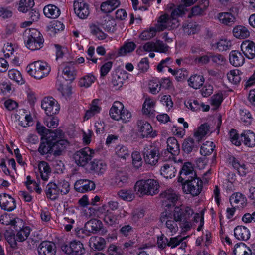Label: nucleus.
I'll return each instance as SVG.
<instances>
[{"label": "nucleus", "mask_w": 255, "mask_h": 255, "mask_svg": "<svg viewBox=\"0 0 255 255\" xmlns=\"http://www.w3.org/2000/svg\"><path fill=\"white\" fill-rule=\"evenodd\" d=\"M64 133L62 131V135L52 143L53 154L55 156H59L62 154L67 147L69 145V141L63 138Z\"/></svg>", "instance_id": "2eb2a0df"}, {"label": "nucleus", "mask_w": 255, "mask_h": 255, "mask_svg": "<svg viewBox=\"0 0 255 255\" xmlns=\"http://www.w3.org/2000/svg\"><path fill=\"white\" fill-rule=\"evenodd\" d=\"M99 100L97 99H94L89 105V109L86 111L83 117L84 121H87L95 115L99 113L101 108L99 106Z\"/></svg>", "instance_id": "5701e85b"}, {"label": "nucleus", "mask_w": 255, "mask_h": 255, "mask_svg": "<svg viewBox=\"0 0 255 255\" xmlns=\"http://www.w3.org/2000/svg\"><path fill=\"white\" fill-rule=\"evenodd\" d=\"M136 45L133 42H126L119 49L118 55L124 56L134 51Z\"/></svg>", "instance_id": "6e6d98bb"}, {"label": "nucleus", "mask_w": 255, "mask_h": 255, "mask_svg": "<svg viewBox=\"0 0 255 255\" xmlns=\"http://www.w3.org/2000/svg\"><path fill=\"white\" fill-rule=\"evenodd\" d=\"M234 236L239 240L246 241L250 237V232L245 226H238L234 230Z\"/></svg>", "instance_id": "c85d7f7f"}, {"label": "nucleus", "mask_w": 255, "mask_h": 255, "mask_svg": "<svg viewBox=\"0 0 255 255\" xmlns=\"http://www.w3.org/2000/svg\"><path fill=\"white\" fill-rule=\"evenodd\" d=\"M41 106L49 116L57 114L60 110V105L52 97H45L41 101Z\"/></svg>", "instance_id": "9b49d317"}, {"label": "nucleus", "mask_w": 255, "mask_h": 255, "mask_svg": "<svg viewBox=\"0 0 255 255\" xmlns=\"http://www.w3.org/2000/svg\"><path fill=\"white\" fill-rule=\"evenodd\" d=\"M102 226L103 224L100 220L94 219L89 220L85 224V228L89 232L96 233L100 231Z\"/></svg>", "instance_id": "58836bf2"}, {"label": "nucleus", "mask_w": 255, "mask_h": 255, "mask_svg": "<svg viewBox=\"0 0 255 255\" xmlns=\"http://www.w3.org/2000/svg\"><path fill=\"white\" fill-rule=\"evenodd\" d=\"M176 169L172 163H166L161 167V175L166 178H172L175 176Z\"/></svg>", "instance_id": "7c9ffc66"}, {"label": "nucleus", "mask_w": 255, "mask_h": 255, "mask_svg": "<svg viewBox=\"0 0 255 255\" xmlns=\"http://www.w3.org/2000/svg\"><path fill=\"white\" fill-rule=\"evenodd\" d=\"M95 80V77L91 74H88L79 80L80 87L88 88L93 84Z\"/></svg>", "instance_id": "774afa93"}, {"label": "nucleus", "mask_w": 255, "mask_h": 255, "mask_svg": "<svg viewBox=\"0 0 255 255\" xmlns=\"http://www.w3.org/2000/svg\"><path fill=\"white\" fill-rule=\"evenodd\" d=\"M178 22V19L172 16L171 13V15L165 14L159 17L155 25L157 30L160 32L166 29H171L177 27Z\"/></svg>", "instance_id": "0eeeda50"}, {"label": "nucleus", "mask_w": 255, "mask_h": 255, "mask_svg": "<svg viewBox=\"0 0 255 255\" xmlns=\"http://www.w3.org/2000/svg\"><path fill=\"white\" fill-rule=\"evenodd\" d=\"M167 213V215L172 216V219L176 222H180L183 220L191 218L194 214V212L191 207L181 205L180 206L175 207L172 213Z\"/></svg>", "instance_id": "6e6552de"}, {"label": "nucleus", "mask_w": 255, "mask_h": 255, "mask_svg": "<svg viewBox=\"0 0 255 255\" xmlns=\"http://www.w3.org/2000/svg\"><path fill=\"white\" fill-rule=\"evenodd\" d=\"M64 25L59 21H54L47 27L50 35H54L57 32L64 29Z\"/></svg>", "instance_id": "864d4df0"}, {"label": "nucleus", "mask_w": 255, "mask_h": 255, "mask_svg": "<svg viewBox=\"0 0 255 255\" xmlns=\"http://www.w3.org/2000/svg\"><path fill=\"white\" fill-rule=\"evenodd\" d=\"M241 49L245 56L249 59L255 57V44L251 41L245 40L241 45Z\"/></svg>", "instance_id": "b1692460"}, {"label": "nucleus", "mask_w": 255, "mask_h": 255, "mask_svg": "<svg viewBox=\"0 0 255 255\" xmlns=\"http://www.w3.org/2000/svg\"><path fill=\"white\" fill-rule=\"evenodd\" d=\"M34 0H20L17 9L22 13H26L34 5Z\"/></svg>", "instance_id": "5fc2aeb1"}, {"label": "nucleus", "mask_w": 255, "mask_h": 255, "mask_svg": "<svg viewBox=\"0 0 255 255\" xmlns=\"http://www.w3.org/2000/svg\"><path fill=\"white\" fill-rule=\"evenodd\" d=\"M8 75L11 80L15 81L18 84L22 85L25 82L21 73L17 70L11 69L9 70Z\"/></svg>", "instance_id": "680f3d73"}, {"label": "nucleus", "mask_w": 255, "mask_h": 255, "mask_svg": "<svg viewBox=\"0 0 255 255\" xmlns=\"http://www.w3.org/2000/svg\"><path fill=\"white\" fill-rule=\"evenodd\" d=\"M204 81V78L202 75L195 74L190 76L188 80V83L190 87L197 89L203 85Z\"/></svg>", "instance_id": "4c0bfd02"}, {"label": "nucleus", "mask_w": 255, "mask_h": 255, "mask_svg": "<svg viewBox=\"0 0 255 255\" xmlns=\"http://www.w3.org/2000/svg\"><path fill=\"white\" fill-rule=\"evenodd\" d=\"M232 41L227 39H221L213 44L212 47L219 51H224L231 48Z\"/></svg>", "instance_id": "37998d69"}, {"label": "nucleus", "mask_w": 255, "mask_h": 255, "mask_svg": "<svg viewBox=\"0 0 255 255\" xmlns=\"http://www.w3.org/2000/svg\"><path fill=\"white\" fill-rule=\"evenodd\" d=\"M45 193L48 198L55 200L58 198L59 190L56 186V184L53 182L49 183L45 189Z\"/></svg>", "instance_id": "f704fd0d"}, {"label": "nucleus", "mask_w": 255, "mask_h": 255, "mask_svg": "<svg viewBox=\"0 0 255 255\" xmlns=\"http://www.w3.org/2000/svg\"><path fill=\"white\" fill-rule=\"evenodd\" d=\"M38 251L39 255H55V245L52 242L43 241L39 245Z\"/></svg>", "instance_id": "412c9836"}, {"label": "nucleus", "mask_w": 255, "mask_h": 255, "mask_svg": "<svg viewBox=\"0 0 255 255\" xmlns=\"http://www.w3.org/2000/svg\"><path fill=\"white\" fill-rule=\"evenodd\" d=\"M194 177H196V173L192 164L190 162H185L180 172V176L178 181L183 183L186 179H190V178L191 179Z\"/></svg>", "instance_id": "4468645a"}, {"label": "nucleus", "mask_w": 255, "mask_h": 255, "mask_svg": "<svg viewBox=\"0 0 255 255\" xmlns=\"http://www.w3.org/2000/svg\"><path fill=\"white\" fill-rule=\"evenodd\" d=\"M143 155L146 164L155 165L158 161L159 157L158 149L151 144L145 145L143 150Z\"/></svg>", "instance_id": "9d476101"}, {"label": "nucleus", "mask_w": 255, "mask_h": 255, "mask_svg": "<svg viewBox=\"0 0 255 255\" xmlns=\"http://www.w3.org/2000/svg\"><path fill=\"white\" fill-rule=\"evenodd\" d=\"M156 102L153 99L147 97L145 99L142 106V112L144 114L151 115L155 111Z\"/></svg>", "instance_id": "ea45409f"}, {"label": "nucleus", "mask_w": 255, "mask_h": 255, "mask_svg": "<svg viewBox=\"0 0 255 255\" xmlns=\"http://www.w3.org/2000/svg\"><path fill=\"white\" fill-rule=\"evenodd\" d=\"M137 130L143 137L151 136L152 128L150 124L144 120H138L136 123Z\"/></svg>", "instance_id": "6ab92c4d"}, {"label": "nucleus", "mask_w": 255, "mask_h": 255, "mask_svg": "<svg viewBox=\"0 0 255 255\" xmlns=\"http://www.w3.org/2000/svg\"><path fill=\"white\" fill-rule=\"evenodd\" d=\"M31 230L28 226L23 227L19 230L16 234V240L18 242H23L29 236Z\"/></svg>", "instance_id": "e2e57ef3"}, {"label": "nucleus", "mask_w": 255, "mask_h": 255, "mask_svg": "<svg viewBox=\"0 0 255 255\" xmlns=\"http://www.w3.org/2000/svg\"><path fill=\"white\" fill-rule=\"evenodd\" d=\"M189 10V9L183 4H179L172 11V16L178 19V17L184 16Z\"/></svg>", "instance_id": "bf43d9fd"}, {"label": "nucleus", "mask_w": 255, "mask_h": 255, "mask_svg": "<svg viewBox=\"0 0 255 255\" xmlns=\"http://www.w3.org/2000/svg\"><path fill=\"white\" fill-rule=\"evenodd\" d=\"M94 152L89 147L77 151L73 155L75 163L79 166H84L92 159Z\"/></svg>", "instance_id": "1a4fd4ad"}, {"label": "nucleus", "mask_w": 255, "mask_h": 255, "mask_svg": "<svg viewBox=\"0 0 255 255\" xmlns=\"http://www.w3.org/2000/svg\"><path fill=\"white\" fill-rule=\"evenodd\" d=\"M233 35L238 39H245L250 36L248 29L242 25L235 26L233 29Z\"/></svg>", "instance_id": "79ce46f5"}, {"label": "nucleus", "mask_w": 255, "mask_h": 255, "mask_svg": "<svg viewBox=\"0 0 255 255\" xmlns=\"http://www.w3.org/2000/svg\"><path fill=\"white\" fill-rule=\"evenodd\" d=\"M186 238V237H181L180 236L171 238L167 243V245L171 247L172 248H174L181 244V248L185 249L186 247V243L183 242V241Z\"/></svg>", "instance_id": "0e129e2a"}, {"label": "nucleus", "mask_w": 255, "mask_h": 255, "mask_svg": "<svg viewBox=\"0 0 255 255\" xmlns=\"http://www.w3.org/2000/svg\"><path fill=\"white\" fill-rule=\"evenodd\" d=\"M62 71L67 80H73L75 79L76 76V71L73 62L65 63Z\"/></svg>", "instance_id": "473e14b6"}, {"label": "nucleus", "mask_w": 255, "mask_h": 255, "mask_svg": "<svg viewBox=\"0 0 255 255\" xmlns=\"http://www.w3.org/2000/svg\"><path fill=\"white\" fill-rule=\"evenodd\" d=\"M16 219L19 220L18 218H15L12 214L5 213L1 215L0 222L4 225L15 226Z\"/></svg>", "instance_id": "052dcab7"}, {"label": "nucleus", "mask_w": 255, "mask_h": 255, "mask_svg": "<svg viewBox=\"0 0 255 255\" xmlns=\"http://www.w3.org/2000/svg\"><path fill=\"white\" fill-rule=\"evenodd\" d=\"M159 182L154 179H140L136 182L134 190L139 197L154 196L159 192Z\"/></svg>", "instance_id": "f257e3e1"}, {"label": "nucleus", "mask_w": 255, "mask_h": 255, "mask_svg": "<svg viewBox=\"0 0 255 255\" xmlns=\"http://www.w3.org/2000/svg\"><path fill=\"white\" fill-rule=\"evenodd\" d=\"M215 145L213 142L207 141L203 143L200 148V154L204 156L210 155L214 151Z\"/></svg>", "instance_id": "603ef678"}, {"label": "nucleus", "mask_w": 255, "mask_h": 255, "mask_svg": "<svg viewBox=\"0 0 255 255\" xmlns=\"http://www.w3.org/2000/svg\"><path fill=\"white\" fill-rule=\"evenodd\" d=\"M242 72L239 69H236L230 70L227 74V77L230 82L233 84H237L241 80Z\"/></svg>", "instance_id": "de8ad7c7"}, {"label": "nucleus", "mask_w": 255, "mask_h": 255, "mask_svg": "<svg viewBox=\"0 0 255 255\" xmlns=\"http://www.w3.org/2000/svg\"><path fill=\"white\" fill-rule=\"evenodd\" d=\"M0 207L4 210L11 211L16 208L15 200L7 194H0Z\"/></svg>", "instance_id": "f3484780"}, {"label": "nucleus", "mask_w": 255, "mask_h": 255, "mask_svg": "<svg viewBox=\"0 0 255 255\" xmlns=\"http://www.w3.org/2000/svg\"><path fill=\"white\" fill-rule=\"evenodd\" d=\"M209 130V126L207 124H202L195 130L194 137L199 141L207 134Z\"/></svg>", "instance_id": "4d7b16f0"}, {"label": "nucleus", "mask_w": 255, "mask_h": 255, "mask_svg": "<svg viewBox=\"0 0 255 255\" xmlns=\"http://www.w3.org/2000/svg\"><path fill=\"white\" fill-rule=\"evenodd\" d=\"M182 183L183 190L186 194H190L193 196L198 195L203 188V182L199 178L188 179Z\"/></svg>", "instance_id": "423d86ee"}, {"label": "nucleus", "mask_w": 255, "mask_h": 255, "mask_svg": "<svg viewBox=\"0 0 255 255\" xmlns=\"http://www.w3.org/2000/svg\"><path fill=\"white\" fill-rule=\"evenodd\" d=\"M119 0H108L102 2L100 5L101 10L105 13H110L120 5Z\"/></svg>", "instance_id": "cd10ccee"}, {"label": "nucleus", "mask_w": 255, "mask_h": 255, "mask_svg": "<svg viewBox=\"0 0 255 255\" xmlns=\"http://www.w3.org/2000/svg\"><path fill=\"white\" fill-rule=\"evenodd\" d=\"M230 63L234 67H239L244 63L245 58L242 54L237 50H232L229 56Z\"/></svg>", "instance_id": "393cba45"}, {"label": "nucleus", "mask_w": 255, "mask_h": 255, "mask_svg": "<svg viewBox=\"0 0 255 255\" xmlns=\"http://www.w3.org/2000/svg\"><path fill=\"white\" fill-rule=\"evenodd\" d=\"M74 9L76 15L82 19L87 18L90 13L89 5L84 1H75Z\"/></svg>", "instance_id": "a211bd4d"}, {"label": "nucleus", "mask_w": 255, "mask_h": 255, "mask_svg": "<svg viewBox=\"0 0 255 255\" xmlns=\"http://www.w3.org/2000/svg\"><path fill=\"white\" fill-rule=\"evenodd\" d=\"M118 196L125 201L130 202L135 198L134 194L131 189H122L117 192Z\"/></svg>", "instance_id": "49530a36"}, {"label": "nucleus", "mask_w": 255, "mask_h": 255, "mask_svg": "<svg viewBox=\"0 0 255 255\" xmlns=\"http://www.w3.org/2000/svg\"><path fill=\"white\" fill-rule=\"evenodd\" d=\"M230 163L234 169L238 171L241 176H245L248 171L246 166L243 162L240 161L238 159L232 157L230 158Z\"/></svg>", "instance_id": "e433bc0d"}, {"label": "nucleus", "mask_w": 255, "mask_h": 255, "mask_svg": "<svg viewBox=\"0 0 255 255\" xmlns=\"http://www.w3.org/2000/svg\"><path fill=\"white\" fill-rule=\"evenodd\" d=\"M157 32L159 31L155 25L154 27H151L149 29L143 31L140 35V38L143 40H149L154 37Z\"/></svg>", "instance_id": "338daca9"}, {"label": "nucleus", "mask_w": 255, "mask_h": 255, "mask_svg": "<svg viewBox=\"0 0 255 255\" xmlns=\"http://www.w3.org/2000/svg\"><path fill=\"white\" fill-rule=\"evenodd\" d=\"M105 244L104 238L100 237H91L89 240V245L91 248L100 250L103 249Z\"/></svg>", "instance_id": "3c124183"}, {"label": "nucleus", "mask_w": 255, "mask_h": 255, "mask_svg": "<svg viewBox=\"0 0 255 255\" xmlns=\"http://www.w3.org/2000/svg\"><path fill=\"white\" fill-rule=\"evenodd\" d=\"M111 184L114 186L121 188L129 182V176L128 173L119 171L111 179Z\"/></svg>", "instance_id": "dca6fc26"}, {"label": "nucleus", "mask_w": 255, "mask_h": 255, "mask_svg": "<svg viewBox=\"0 0 255 255\" xmlns=\"http://www.w3.org/2000/svg\"><path fill=\"white\" fill-rule=\"evenodd\" d=\"M167 150L171 154L177 155L180 151L179 145L177 140L173 137H169L167 140Z\"/></svg>", "instance_id": "c03bdc74"}, {"label": "nucleus", "mask_w": 255, "mask_h": 255, "mask_svg": "<svg viewBox=\"0 0 255 255\" xmlns=\"http://www.w3.org/2000/svg\"><path fill=\"white\" fill-rule=\"evenodd\" d=\"M115 153L119 158L124 160L128 157L130 155L128 148L121 144L117 145L115 148Z\"/></svg>", "instance_id": "13d9d810"}, {"label": "nucleus", "mask_w": 255, "mask_h": 255, "mask_svg": "<svg viewBox=\"0 0 255 255\" xmlns=\"http://www.w3.org/2000/svg\"><path fill=\"white\" fill-rule=\"evenodd\" d=\"M38 168L39 172L37 177H40L43 181H47L51 173V169L48 163L45 161L39 162Z\"/></svg>", "instance_id": "a878e982"}, {"label": "nucleus", "mask_w": 255, "mask_h": 255, "mask_svg": "<svg viewBox=\"0 0 255 255\" xmlns=\"http://www.w3.org/2000/svg\"><path fill=\"white\" fill-rule=\"evenodd\" d=\"M90 169L96 173H103L106 169V164L102 160L94 159L90 164Z\"/></svg>", "instance_id": "09e8293b"}, {"label": "nucleus", "mask_w": 255, "mask_h": 255, "mask_svg": "<svg viewBox=\"0 0 255 255\" xmlns=\"http://www.w3.org/2000/svg\"><path fill=\"white\" fill-rule=\"evenodd\" d=\"M128 74L126 71H123L120 73L119 74L114 75L112 82L113 86L116 87V88H119L123 86L125 81L128 79Z\"/></svg>", "instance_id": "a19ab883"}, {"label": "nucleus", "mask_w": 255, "mask_h": 255, "mask_svg": "<svg viewBox=\"0 0 255 255\" xmlns=\"http://www.w3.org/2000/svg\"><path fill=\"white\" fill-rule=\"evenodd\" d=\"M163 204L166 207L174 205L179 200L180 195L172 189H167L160 194Z\"/></svg>", "instance_id": "ddd939ff"}, {"label": "nucleus", "mask_w": 255, "mask_h": 255, "mask_svg": "<svg viewBox=\"0 0 255 255\" xmlns=\"http://www.w3.org/2000/svg\"><path fill=\"white\" fill-rule=\"evenodd\" d=\"M217 18L221 24L227 26L232 25L236 20L235 16L230 12L219 13Z\"/></svg>", "instance_id": "2f4dec72"}, {"label": "nucleus", "mask_w": 255, "mask_h": 255, "mask_svg": "<svg viewBox=\"0 0 255 255\" xmlns=\"http://www.w3.org/2000/svg\"><path fill=\"white\" fill-rule=\"evenodd\" d=\"M61 249L67 254L82 255L85 253L83 244L79 241L73 240L69 245H63Z\"/></svg>", "instance_id": "f8f14e48"}, {"label": "nucleus", "mask_w": 255, "mask_h": 255, "mask_svg": "<svg viewBox=\"0 0 255 255\" xmlns=\"http://www.w3.org/2000/svg\"><path fill=\"white\" fill-rule=\"evenodd\" d=\"M209 5V2L208 0H201L199 4L193 7L191 10V14L188 16L191 18L193 16L202 15Z\"/></svg>", "instance_id": "bb28decb"}, {"label": "nucleus", "mask_w": 255, "mask_h": 255, "mask_svg": "<svg viewBox=\"0 0 255 255\" xmlns=\"http://www.w3.org/2000/svg\"><path fill=\"white\" fill-rule=\"evenodd\" d=\"M231 204L235 205L238 208L243 207L246 204V198L240 193H235L230 198Z\"/></svg>", "instance_id": "72a5a7b5"}, {"label": "nucleus", "mask_w": 255, "mask_h": 255, "mask_svg": "<svg viewBox=\"0 0 255 255\" xmlns=\"http://www.w3.org/2000/svg\"><path fill=\"white\" fill-rule=\"evenodd\" d=\"M51 71L50 66L46 62L41 61H34L26 67V71L36 79H41L47 76Z\"/></svg>", "instance_id": "20e7f679"}, {"label": "nucleus", "mask_w": 255, "mask_h": 255, "mask_svg": "<svg viewBox=\"0 0 255 255\" xmlns=\"http://www.w3.org/2000/svg\"><path fill=\"white\" fill-rule=\"evenodd\" d=\"M234 255H251V249L243 243L236 244L233 251Z\"/></svg>", "instance_id": "a18cd8bd"}, {"label": "nucleus", "mask_w": 255, "mask_h": 255, "mask_svg": "<svg viewBox=\"0 0 255 255\" xmlns=\"http://www.w3.org/2000/svg\"><path fill=\"white\" fill-rule=\"evenodd\" d=\"M182 29L185 34L190 35L197 33L199 31V26L195 22L184 23Z\"/></svg>", "instance_id": "8fccbe9b"}, {"label": "nucleus", "mask_w": 255, "mask_h": 255, "mask_svg": "<svg viewBox=\"0 0 255 255\" xmlns=\"http://www.w3.org/2000/svg\"><path fill=\"white\" fill-rule=\"evenodd\" d=\"M119 207V203L115 201H110L107 204L99 207V212H111L118 209Z\"/></svg>", "instance_id": "69168bd1"}, {"label": "nucleus", "mask_w": 255, "mask_h": 255, "mask_svg": "<svg viewBox=\"0 0 255 255\" xmlns=\"http://www.w3.org/2000/svg\"><path fill=\"white\" fill-rule=\"evenodd\" d=\"M111 118L118 121H122L124 123L129 122L132 118L131 113L125 108L122 103L115 101L113 103L109 111Z\"/></svg>", "instance_id": "7ed1b4c3"}, {"label": "nucleus", "mask_w": 255, "mask_h": 255, "mask_svg": "<svg viewBox=\"0 0 255 255\" xmlns=\"http://www.w3.org/2000/svg\"><path fill=\"white\" fill-rule=\"evenodd\" d=\"M160 220L162 223H165L167 232L170 233V235L172 236L177 232L178 227L177 222L173 220L172 216L165 213L162 215Z\"/></svg>", "instance_id": "aec40b11"}, {"label": "nucleus", "mask_w": 255, "mask_h": 255, "mask_svg": "<svg viewBox=\"0 0 255 255\" xmlns=\"http://www.w3.org/2000/svg\"><path fill=\"white\" fill-rule=\"evenodd\" d=\"M43 13L46 17L49 18H57L60 14L59 9L54 5L49 4L43 8Z\"/></svg>", "instance_id": "c9c22d12"}, {"label": "nucleus", "mask_w": 255, "mask_h": 255, "mask_svg": "<svg viewBox=\"0 0 255 255\" xmlns=\"http://www.w3.org/2000/svg\"><path fill=\"white\" fill-rule=\"evenodd\" d=\"M62 135V130L57 129L50 131L48 134L44 138H41V142L38 149V152L41 155L53 153L52 143Z\"/></svg>", "instance_id": "39448f33"}, {"label": "nucleus", "mask_w": 255, "mask_h": 255, "mask_svg": "<svg viewBox=\"0 0 255 255\" xmlns=\"http://www.w3.org/2000/svg\"><path fill=\"white\" fill-rule=\"evenodd\" d=\"M95 185L94 183L89 180L80 179L77 180L74 184L75 190L81 193H84L94 189Z\"/></svg>", "instance_id": "4be33fe9"}, {"label": "nucleus", "mask_w": 255, "mask_h": 255, "mask_svg": "<svg viewBox=\"0 0 255 255\" xmlns=\"http://www.w3.org/2000/svg\"><path fill=\"white\" fill-rule=\"evenodd\" d=\"M25 44L27 48L32 51L40 49L43 45V39L41 34L37 29H27L23 33Z\"/></svg>", "instance_id": "f03ea898"}, {"label": "nucleus", "mask_w": 255, "mask_h": 255, "mask_svg": "<svg viewBox=\"0 0 255 255\" xmlns=\"http://www.w3.org/2000/svg\"><path fill=\"white\" fill-rule=\"evenodd\" d=\"M241 137L244 144L250 147L255 146V134L251 130H245L241 134Z\"/></svg>", "instance_id": "c756f323"}]
</instances>
